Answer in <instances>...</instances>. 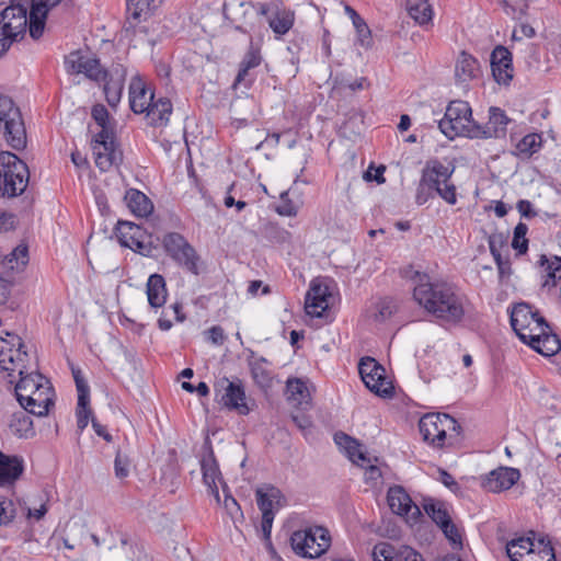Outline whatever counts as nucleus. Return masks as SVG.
I'll return each mask as SVG.
<instances>
[{
    "mask_svg": "<svg viewBox=\"0 0 561 561\" xmlns=\"http://www.w3.org/2000/svg\"><path fill=\"white\" fill-rule=\"evenodd\" d=\"M413 299L424 311L444 323H459L466 313V298L451 284L433 280L427 274H415Z\"/></svg>",
    "mask_w": 561,
    "mask_h": 561,
    "instance_id": "nucleus-1",
    "label": "nucleus"
},
{
    "mask_svg": "<svg viewBox=\"0 0 561 561\" xmlns=\"http://www.w3.org/2000/svg\"><path fill=\"white\" fill-rule=\"evenodd\" d=\"M27 363L28 354L18 334L7 332L0 336V370L10 383L20 377L14 390L21 405L31 398L32 392L44 386V381H48L43 375L28 371Z\"/></svg>",
    "mask_w": 561,
    "mask_h": 561,
    "instance_id": "nucleus-2",
    "label": "nucleus"
},
{
    "mask_svg": "<svg viewBox=\"0 0 561 561\" xmlns=\"http://www.w3.org/2000/svg\"><path fill=\"white\" fill-rule=\"evenodd\" d=\"M511 324L520 341L549 357L561 350V341L539 312L526 302L517 304L511 313Z\"/></svg>",
    "mask_w": 561,
    "mask_h": 561,
    "instance_id": "nucleus-3",
    "label": "nucleus"
},
{
    "mask_svg": "<svg viewBox=\"0 0 561 561\" xmlns=\"http://www.w3.org/2000/svg\"><path fill=\"white\" fill-rule=\"evenodd\" d=\"M438 127L449 139L458 136L469 138L479 136V124L473 121L472 110L466 101L450 102L444 117L438 122Z\"/></svg>",
    "mask_w": 561,
    "mask_h": 561,
    "instance_id": "nucleus-4",
    "label": "nucleus"
},
{
    "mask_svg": "<svg viewBox=\"0 0 561 561\" xmlns=\"http://www.w3.org/2000/svg\"><path fill=\"white\" fill-rule=\"evenodd\" d=\"M331 543V535L323 526H309L294 531L290 536V546L301 558H320L330 549Z\"/></svg>",
    "mask_w": 561,
    "mask_h": 561,
    "instance_id": "nucleus-5",
    "label": "nucleus"
},
{
    "mask_svg": "<svg viewBox=\"0 0 561 561\" xmlns=\"http://www.w3.org/2000/svg\"><path fill=\"white\" fill-rule=\"evenodd\" d=\"M0 131L7 144L22 150L26 147V130L20 108L11 98L0 94Z\"/></svg>",
    "mask_w": 561,
    "mask_h": 561,
    "instance_id": "nucleus-6",
    "label": "nucleus"
},
{
    "mask_svg": "<svg viewBox=\"0 0 561 561\" xmlns=\"http://www.w3.org/2000/svg\"><path fill=\"white\" fill-rule=\"evenodd\" d=\"M455 167L446 165L439 160H430L426 162L423 171V186H428L440 198L449 205L457 203L456 186L451 183Z\"/></svg>",
    "mask_w": 561,
    "mask_h": 561,
    "instance_id": "nucleus-7",
    "label": "nucleus"
},
{
    "mask_svg": "<svg viewBox=\"0 0 561 561\" xmlns=\"http://www.w3.org/2000/svg\"><path fill=\"white\" fill-rule=\"evenodd\" d=\"M28 183V169L15 154L0 157V197L22 194Z\"/></svg>",
    "mask_w": 561,
    "mask_h": 561,
    "instance_id": "nucleus-8",
    "label": "nucleus"
},
{
    "mask_svg": "<svg viewBox=\"0 0 561 561\" xmlns=\"http://www.w3.org/2000/svg\"><path fill=\"white\" fill-rule=\"evenodd\" d=\"M0 13V56L7 51L13 41L25 34L30 27V16L21 4L9 3Z\"/></svg>",
    "mask_w": 561,
    "mask_h": 561,
    "instance_id": "nucleus-9",
    "label": "nucleus"
},
{
    "mask_svg": "<svg viewBox=\"0 0 561 561\" xmlns=\"http://www.w3.org/2000/svg\"><path fill=\"white\" fill-rule=\"evenodd\" d=\"M423 439L434 447H443L447 436L457 435L459 425L457 421L445 413H427L419 422Z\"/></svg>",
    "mask_w": 561,
    "mask_h": 561,
    "instance_id": "nucleus-10",
    "label": "nucleus"
},
{
    "mask_svg": "<svg viewBox=\"0 0 561 561\" xmlns=\"http://www.w3.org/2000/svg\"><path fill=\"white\" fill-rule=\"evenodd\" d=\"M162 243L165 252L178 264L194 275L199 274V256L182 234L170 232L164 236Z\"/></svg>",
    "mask_w": 561,
    "mask_h": 561,
    "instance_id": "nucleus-11",
    "label": "nucleus"
},
{
    "mask_svg": "<svg viewBox=\"0 0 561 561\" xmlns=\"http://www.w3.org/2000/svg\"><path fill=\"white\" fill-rule=\"evenodd\" d=\"M65 69L70 75H83L95 82H103L107 78V71L99 58L82 50L71 51L65 57Z\"/></svg>",
    "mask_w": 561,
    "mask_h": 561,
    "instance_id": "nucleus-12",
    "label": "nucleus"
},
{
    "mask_svg": "<svg viewBox=\"0 0 561 561\" xmlns=\"http://www.w3.org/2000/svg\"><path fill=\"white\" fill-rule=\"evenodd\" d=\"M358 371L365 386L379 397L392 394L393 386L385 368L374 358L366 357L359 362Z\"/></svg>",
    "mask_w": 561,
    "mask_h": 561,
    "instance_id": "nucleus-13",
    "label": "nucleus"
},
{
    "mask_svg": "<svg viewBox=\"0 0 561 561\" xmlns=\"http://www.w3.org/2000/svg\"><path fill=\"white\" fill-rule=\"evenodd\" d=\"M333 304V295L324 279L316 278L305 298V310L311 317H321Z\"/></svg>",
    "mask_w": 561,
    "mask_h": 561,
    "instance_id": "nucleus-14",
    "label": "nucleus"
},
{
    "mask_svg": "<svg viewBox=\"0 0 561 561\" xmlns=\"http://www.w3.org/2000/svg\"><path fill=\"white\" fill-rule=\"evenodd\" d=\"M92 152L96 167L105 172L119 159L115 148L114 133L99 131L92 140Z\"/></svg>",
    "mask_w": 561,
    "mask_h": 561,
    "instance_id": "nucleus-15",
    "label": "nucleus"
},
{
    "mask_svg": "<svg viewBox=\"0 0 561 561\" xmlns=\"http://www.w3.org/2000/svg\"><path fill=\"white\" fill-rule=\"evenodd\" d=\"M390 510L413 525L422 516L420 507L414 504L407 491L399 485L392 486L387 494Z\"/></svg>",
    "mask_w": 561,
    "mask_h": 561,
    "instance_id": "nucleus-16",
    "label": "nucleus"
},
{
    "mask_svg": "<svg viewBox=\"0 0 561 561\" xmlns=\"http://www.w3.org/2000/svg\"><path fill=\"white\" fill-rule=\"evenodd\" d=\"M257 13L262 16H267L270 27L277 36H283L288 33L295 22V13L286 8L271 10L267 4L260 3Z\"/></svg>",
    "mask_w": 561,
    "mask_h": 561,
    "instance_id": "nucleus-17",
    "label": "nucleus"
},
{
    "mask_svg": "<svg viewBox=\"0 0 561 561\" xmlns=\"http://www.w3.org/2000/svg\"><path fill=\"white\" fill-rule=\"evenodd\" d=\"M520 478L518 469L500 467L492 470L482 479V486L493 493L511 489Z\"/></svg>",
    "mask_w": 561,
    "mask_h": 561,
    "instance_id": "nucleus-18",
    "label": "nucleus"
},
{
    "mask_svg": "<svg viewBox=\"0 0 561 561\" xmlns=\"http://www.w3.org/2000/svg\"><path fill=\"white\" fill-rule=\"evenodd\" d=\"M116 238L118 242L133 251L142 253L147 250L145 230L129 221H118L116 227Z\"/></svg>",
    "mask_w": 561,
    "mask_h": 561,
    "instance_id": "nucleus-19",
    "label": "nucleus"
},
{
    "mask_svg": "<svg viewBox=\"0 0 561 561\" xmlns=\"http://www.w3.org/2000/svg\"><path fill=\"white\" fill-rule=\"evenodd\" d=\"M72 375L78 391L77 426L82 432L88 426L92 413L89 409L90 388L80 369L72 368Z\"/></svg>",
    "mask_w": 561,
    "mask_h": 561,
    "instance_id": "nucleus-20",
    "label": "nucleus"
},
{
    "mask_svg": "<svg viewBox=\"0 0 561 561\" xmlns=\"http://www.w3.org/2000/svg\"><path fill=\"white\" fill-rule=\"evenodd\" d=\"M129 105L134 113L142 114L153 102L154 94L147 88L145 80L136 75L131 78L128 89Z\"/></svg>",
    "mask_w": 561,
    "mask_h": 561,
    "instance_id": "nucleus-21",
    "label": "nucleus"
},
{
    "mask_svg": "<svg viewBox=\"0 0 561 561\" xmlns=\"http://www.w3.org/2000/svg\"><path fill=\"white\" fill-rule=\"evenodd\" d=\"M492 73L496 82L507 84L513 78L512 55L503 46H497L491 55Z\"/></svg>",
    "mask_w": 561,
    "mask_h": 561,
    "instance_id": "nucleus-22",
    "label": "nucleus"
},
{
    "mask_svg": "<svg viewBox=\"0 0 561 561\" xmlns=\"http://www.w3.org/2000/svg\"><path fill=\"white\" fill-rule=\"evenodd\" d=\"M54 390L49 381H44V386L35 392L31 398L21 405L27 412L37 416L48 414L49 408L54 404Z\"/></svg>",
    "mask_w": 561,
    "mask_h": 561,
    "instance_id": "nucleus-23",
    "label": "nucleus"
},
{
    "mask_svg": "<svg viewBox=\"0 0 561 561\" xmlns=\"http://www.w3.org/2000/svg\"><path fill=\"white\" fill-rule=\"evenodd\" d=\"M61 0H32L30 12V35L37 39L43 35L48 11Z\"/></svg>",
    "mask_w": 561,
    "mask_h": 561,
    "instance_id": "nucleus-24",
    "label": "nucleus"
},
{
    "mask_svg": "<svg viewBox=\"0 0 561 561\" xmlns=\"http://www.w3.org/2000/svg\"><path fill=\"white\" fill-rule=\"evenodd\" d=\"M510 118L500 107H490L489 121L484 126L479 125L477 138H502L505 137Z\"/></svg>",
    "mask_w": 561,
    "mask_h": 561,
    "instance_id": "nucleus-25",
    "label": "nucleus"
},
{
    "mask_svg": "<svg viewBox=\"0 0 561 561\" xmlns=\"http://www.w3.org/2000/svg\"><path fill=\"white\" fill-rule=\"evenodd\" d=\"M261 62L262 56L260 49L254 47L251 43L248 51L240 62L239 72L234 80V87L243 85L244 88H250L255 80V77L251 71L259 67Z\"/></svg>",
    "mask_w": 561,
    "mask_h": 561,
    "instance_id": "nucleus-26",
    "label": "nucleus"
},
{
    "mask_svg": "<svg viewBox=\"0 0 561 561\" xmlns=\"http://www.w3.org/2000/svg\"><path fill=\"white\" fill-rule=\"evenodd\" d=\"M256 503L262 512L275 516V512L284 505V497L279 489L265 484L256 489Z\"/></svg>",
    "mask_w": 561,
    "mask_h": 561,
    "instance_id": "nucleus-27",
    "label": "nucleus"
},
{
    "mask_svg": "<svg viewBox=\"0 0 561 561\" xmlns=\"http://www.w3.org/2000/svg\"><path fill=\"white\" fill-rule=\"evenodd\" d=\"M221 383H226L225 394L221 398L224 404L229 409L237 410L240 414H248L250 409L245 402V392L241 382L224 378Z\"/></svg>",
    "mask_w": 561,
    "mask_h": 561,
    "instance_id": "nucleus-28",
    "label": "nucleus"
},
{
    "mask_svg": "<svg viewBox=\"0 0 561 561\" xmlns=\"http://www.w3.org/2000/svg\"><path fill=\"white\" fill-rule=\"evenodd\" d=\"M204 483L207 485L217 502H220L218 484L226 485L222 482L219 466L213 455L209 453L201 460Z\"/></svg>",
    "mask_w": 561,
    "mask_h": 561,
    "instance_id": "nucleus-29",
    "label": "nucleus"
},
{
    "mask_svg": "<svg viewBox=\"0 0 561 561\" xmlns=\"http://www.w3.org/2000/svg\"><path fill=\"white\" fill-rule=\"evenodd\" d=\"M24 460L19 456H7L0 451V486H10L22 476Z\"/></svg>",
    "mask_w": 561,
    "mask_h": 561,
    "instance_id": "nucleus-30",
    "label": "nucleus"
},
{
    "mask_svg": "<svg viewBox=\"0 0 561 561\" xmlns=\"http://www.w3.org/2000/svg\"><path fill=\"white\" fill-rule=\"evenodd\" d=\"M172 112V103L167 98L154 100L145 111L148 124L154 127H165L170 122Z\"/></svg>",
    "mask_w": 561,
    "mask_h": 561,
    "instance_id": "nucleus-31",
    "label": "nucleus"
},
{
    "mask_svg": "<svg viewBox=\"0 0 561 561\" xmlns=\"http://www.w3.org/2000/svg\"><path fill=\"white\" fill-rule=\"evenodd\" d=\"M335 444L345 451L348 459L357 466H365L369 462V458L360 449L358 442L344 433L334 435Z\"/></svg>",
    "mask_w": 561,
    "mask_h": 561,
    "instance_id": "nucleus-32",
    "label": "nucleus"
},
{
    "mask_svg": "<svg viewBox=\"0 0 561 561\" xmlns=\"http://www.w3.org/2000/svg\"><path fill=\"white\" fill-rule=\"evenodd\" d=\"M125 202L128 209L140 218L148 217L153 211L152 202L140 191L130 188L125 194Z\"/></svg>",
    "mask_w": 561,
    "mask_h": 561,
    "instance_id": "nucleus-33",
    "label": "nucleus"
},
{
    "mask_svg": "<svg viewBox=\"0 0 561 561\" xmlns=\"http://www.w3.org/2000/svg\"><path fill=\"white\" fill-rule=\"evenodd\" d=\"M146 294L151 308L157 309L162 307L165 304L168 296L163 276L160 274L150 275L147 280Z\"/></svg>",
    "mask_w": 561,
    "mask_h": 561,
    "instance_id": "nucleus-34",
    "label": "nucleus"
},
{
    "mask_svg": "<svg viewBox=\"0 0 561 561\" xmlns=\"http://www.w3.org/2000/svg\"><path fill=\"white\" fill-rule=\"evenodd\" d=\"M480 75L478 60L466 51L460 53L455 66V76L459 82H468Z\"/></svg>",
    "mask_w": 561,
    "mask_h": 561,
    "instance_id": "nucleus-35",
    "label": "nucleus"
},
{
    "mask_svg": "<svg viewBox=\"0 0 561 561\" xmlns=\"http://www.w3.org/2000/svg\"><path fill=\"white\" fill-rule=\"evenodd\" d=\"M540 264L543 267V280L542 288L550 290L554 288L559 283L561 284V256H552L548 259L542 255Z\"/></svg>",
    "mask_w": 561,
    "mask_h": 561,
    "instance_id": "nucleus-36",
    "label": "nucleus"
},
{
    "mask_svg": "<svg viewBox=\"0 0 561 561\" xmlns=\"http://www.w3.org/2000/svg\"><path fill=\"white\" fill-rule=\"evenodd\" d=\"M286 392L288 400L297 407L308 404L311 398L307 382L301 378H289L286 382Z\"/></svg>",
    "mask_w": 561,
    "mask_h": 561,
    "instance_id": "nucleus-37",
    "label": "nucleus"
},
{
    "mask_svg": "<svg viewBox=\"0 0 561 561\" xmlns=\"http://www.w3.org/2000/svg\"><path fill=\"white\" fill-rule=\"evenodd\" d=\"M536 546L530 537H517L506 543V553L511 561H524Z\"/></svg>",
    "mask_w": 561,
    "mask_h": 561,
    "instance_id": "nucleus-38",
    "label": "nucleus"
},
{
    "mask_svg": "<svg viewBox=\"0 0 561 561\" xmlns=\"http://www.w3.org/2000/svg\"><path fill=\"white\" fill-rule=\"evenodd\" d=\"M251 368V375L254 380V382L261 388V389H268L273 385V373L267 367V362L265 358H256L250 363Z\"/></svg>",
    "mask_w": 561,
    "mask_h": 561,
    "instance_id": "nucleus-39",
    "label": "nucleus"
},
{
    "mask_svg": "<svg viewBox=\"0 0 561 561\" xmlns=\"http://www.w3.org/2000/svg\"><path fill=\"white\" fill-rule=\"evenodd\" d=\"M407 8L409 15L420 25L432 22L433 10L427 0H408Z\"/></svg>",
    "mask_w": 561,
    "mask_h": 561,
    "instance_id": "nucleus-40",
    "label": "nucleus"
},
{
    "mask_svg": "<svg viewBox=\"0 0 561 561\" xmlns=\"http://www.w3.org/2000/svg\"><path fill=\"white\" fill-rule=\"evenodd\" d=\"M27 261V247L20 244L3 257L2 265L7 271H19L26 265Z\"/></svg>",
    "mask_w": 561,
    "mask_h": 561,
    "instance_id": "nucleus-41",
    "label": "nucleus"
},
{
    "mask_svg": "<svg viewBox=\"0 0 561 561\" xmlns=\"http://www.w3.org/2000/svg\"><path fill=\"white\" fill-rule=\"evenodd\" d=\"M424 511L438 527L451 522L447 506L443 502L427 501L424 503Z\"/></svg>",
    "mask_w": 561,
    "mask_h": 561,
    "instance_id": "nucleus-42",
    "label": "nucleus"
},
{
    "mask_svg": "<svg viewBox=\"0 0 561 561\" xmlns=\"http://www.w3.org/2000/svg\"><path fill=\"white\" fill-rule=\"evenodd\" d=\"M394 310V302L390 298H382L368 310V318L376 322H383L393 314Z\"/></svg>",
    "mask_w": 561,
    "mask_h": 561,
    "instance_id": "nucleus-43",
    "label": "nucleus"
},
{
    "mask_svg": "<svg viewBox=\"0 0 561 561\" xmlns=\"http://www.w3.org/2000/svg\"><path fill=\"white\" fill-rule=\"evenodd\" d=\"M524 561H556L553 548L550 542L539 540L535 549L527 556Z\"/></svg>",
    "mask_w": 561,
    "mask_h": 561,
    "instance_id": "nucleus-44",
    "label": "nucleus"
},
{
    "mask_svg": "<svg viewBox=\"0 0 561 561\" xmlns=\"http://www.w3.org/2000/svg\"><path fill=\"white\" fill-rule=\"evenodd\" d=\"M157 0H127V12L134 19L138 20L147 15L151 8L156 5Z\"/></svg>",
    "mask_w": 561,
    "mask_h": 561,
    "instance_id": "nucleus-45",
    "label": "nucleus"
},
{
    "mask_svg": "<svg viewBox=\"0 0 561 561\" xmlns=\"http://www.w3.org/2000/svg\"><path fill=\"white\" fill-rule=\"evenodd\" d=\"M541 146V137L538 134H528L524 136L516 145L520 154L529 156L537 152Z\"/></svg>",
    "mask_w": 561,
    "mask_h": 561,
    "instance_id": "nucleus-46",
    "label": "nucleus"
},
{
    "mask_svg": "<svg viewBox=\"0 0 561 561\" xmlns=\"http://www.w3.org/2000/svg\"><path fill=\"white\" fill-rule=\"evenodd\" d=\"M91 115L96 125L101 128L100 131L106 130L107 133H114L108 111L103 104L94 105L92 107Z\"/></svg>",
    "mask_w": 561,
    "mask_h": 561,
    "instance_id": "nucleus-47",
    "label": "nucleus"
},
{
    "mask_svg": "<svg viewBox=\"0 0 561 561\" xmlns=\"http://www.w3.org/2000/svg\"><path fill=\"white\" fill-rule=\"evenodd\" d=\"M104 93L107 103L113 107L116 106L123 93V79L116 81L111 79L106 81L104 84Z\"/></svg>",
    "mask_w": 561,
    "mask_h": 561,
    "instance_id": "nucleus-48",
    "label": "nucleus"
},
{
    "mask_svg": "<svg viewBox=\"0 0 561 561\" xmlns=\"http://www.w3.org/2000/svg\"><path fill=\"white\" fill-rule=\"evenodd\" d=\"M527 231L528 227L524 222H519L514 229L512 247L519 253H525L528 249Z\"/></svg>",
    "mask_w": 561,
    "mask_h": 561,
    "instance_id": "nucleus-49",
    "label": "nucleus"
},
{
    "mask_svg": "<svg viewBox=\"0 0 561 561\" xmlns=\"http://www.w3.org/2000/svg\"><path fill=\"white\" fill-rule=\"evenodd\" d=\"M222 490L225 493V499H224V503H222L225 511L230 516V518L233 520V523H237L238 520H242L243 513L241 511L240 505L238 504V502L236 501L234 497H232L230 494L226 493V491H227L226 485H224Z\"/></svg>",
    "mask_w": 561,
    "mask_h": 561,
    "instance_id": "nucleus-50",
    "label": "nucleus"
},
{
    "mask_svg": "<svg viewBox=\"0 0 561 561\" xmlns=\"http://www.w3.org/2000/svg\"><path fill=\"white\" fill-rule=\"evenodd\" d=\"M439 528L454 548H460L462 546L460 530L453 522H449Z\"/></svg>",
    "mask_w": 561,
    "mask_h": 561,
    "instance_id": "nucleus-51",
    "label": "nucleus"
},
{
    "mask_svg": "<svg viewBox=\"0 0 561 561\" xmlns=\"http://www.w3.org/2000/svg\"><path fill=\"white\" fill-rule=\"evenodd\" d=\"M15 516L14 504L9 499H0V526L8 525Z\"/></svg>",
    "mask_w": 561,
    "mask_h": 561,
    "instance_id": "nucleus-52",
    "label": "nucleus"
},
{
    "mask_svg": "<svg viewBox=\"0 0 561 561\" xmlns=\"http://www.w3.org/2000/svg\"><path fill=\"white\" fill-rule=\"evenodd\" d=\"M277 214L280 216L293 217L297 215V206L288 198V193L285 192L280 195V202L276 207Z\"/></svg>",
    "mask_w": 561,
    "mask_h": 561,
    "instance_id": "nucleus-53",
    "label": "nucleus"
},
{
    "mask_svg": "<svg viewBox=\"0 0 561 561\" xmlns=\"http://www.w3.org/2000/svg\"><path fill=\"white\" fill-rule=\"evenodd\" d=\"M115 476L118 479H125L129 474V460L126 456H123L119 451L116 454L114 461Z\"/></svg>",
    "mask_w": 561,
    "mask_h": 561,
    "instance_id": "nucleus-54",
    "label": "nucleus"
},
{
    "mask_svg": "<svg viewBox=\"0 0 561 561\" xmlns=\"http://www.w3.org/2000/svg\"><path fill=\"white\" fill-rule=\"evenodd\" d=\"M397 561H425L421 553L409 546H402L397 554Z\"/></svg>",
    "mask_w": 561,
    "mask_h": 561,
    "instance_id": "nucleus-55",
    "label": "nucleus"
},
{
    "mask_svg": "<svg viewBox=\"0 0 561 561\" xmlns=\"http://www.w3.org/2000/svg\"><path fill=\"white\" fill-rule=\"evenodd\" d=\"M392 551L388 545L380 543L374 548V561H392Z\"/></svg>",
    "mask_w": 561,
    "mask_h": 561,
    "instance_id": "nucleus-56",
    "label": "nucleus"
},
{
    "mask_svg": "<svg viewBox=\"0 0 561 561\" xmlns=\"http://www.w3.org/2000/svg\"><path fill=\"white\" fill-rule=\"evenodd\" d=\"M434 194L436 193L432 191L428 186H423V179L421 178L415 196L416 204H425L430 198L434 196Z\"/></svg>",
    "mask_w": 561,
    "mask_h": 561,
    "instance_id": "nucleus-57",
    "label": "nucleus"
},
{
    "mask_svg": "<svg viewBox=\"0 0 561 561\" xmlns=\"http://www.w3.org/2000/svg\"><path fill=\"white\" fill-rule=\"evenodd\" d=\"M438 480L446 488H448L451 492H454V493L460 492V489H461L460 485L458 484V482H456L454 477L450 473H448L447 471L439 470V478H438Z\"/></svg>",
    "mask_w": 561,
    "mask_h": 561,
    "instance_id": "nucleus-58",
    "label": "nucleus"
},
{
    "mask_svg": "<svg viewBox=\"0 0 561 561\" xmlns=\"http://www.w3.org/2000/svg\"><path fill=\"white\" fill-rule=\"evenodd\" d=\"M357 34V43L364 47L368 48L373 44L371 33L367 25H362L360 28L356 30Z\"/></svg>",
    "mask_w": 561,
    "mask_h": 561,
    "instance_id": "nucleus-59",
    "label": "nucleus"
},
{
    "mask_svg": "<svg viewBox=\"0 0 561 561\" xmlns=\"http://www.w3.org/2000/svg\"><path fill=\"white\" fill-rule=\"evenodd\" d=\"M260 289H261L262 295H267L271 293L270 286L263 285L262 280L250 282L247 291H248V295H250L251 297H255L259 295Z\"/></svg>",
    "mask_w": 561,
    "mask_h": 561,
    "instance_id": "nucleus-60",
    "label": "nucleus"
},
{
    "mask_svg": "<svg viewBox=\"0 0 561 561\" xmlns=\"http://www.w3.org/2000/svg\"><path fill=\"white\" fill-rule=\"evenodd\" d=\"M517 209L523 217L533 218L536 216V211L533 204L529 201L522 199L517 203Z\"/></svg>",
    "mask_w": 561,
    "mask_h": 561,
    "instance_id": "nucleus-61",
    "label": "nucleus"
},
{
    "mask_svg": "<svg viewBox=\"0 0 561 561\" xmlns=\"http://www.w3.org/2000/svg\"><path fill=\"white\" fill-rule=\"evenodd\" d=\"M208 340L214 344H222L225 341L224 330L220 327H213L208 330Z\"/></svg>",
    "mask_w": 561,
    "mask_h": 561,
    "instance_id": "nucleus-62",
    "label": "nucleus"
},
{
    "mask_svg": "<svg viewBox=\"0 0 561 561\" xmlns=\"http://www.w3.org/2000/svg\"><path fill=\"white\" fill-rule=\"evenodd\" d=\"M14 226V216L0 209V231H7Z\"/></svg>",
    "mask_w": 561,
    "mask_h": 561,
    "instance_id": "nucleus-63",
    "label": "nucleus"
},
{
    "mask_svg": "<svg viewBox=\"0 0 561 561\" xmlns=\"http://www.w3.org/2000/svg\"><path fill=\"white\" fill-rule=\"evenodd\" d=\"M274 520V515H270L268 513L262 514V531L266 540H270L272 525Z\"/></svg>",
    "mask_w": 561,
    "mask_h": 561,
    "instance_id": "nucleus-64",
    "label": "nucleus"
}]
</instances>
